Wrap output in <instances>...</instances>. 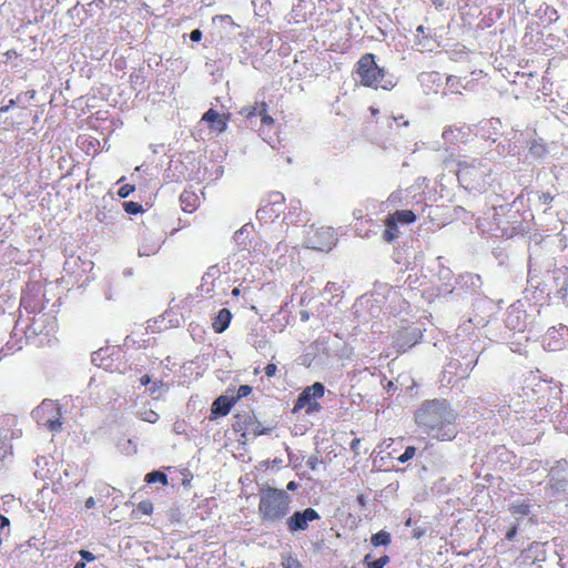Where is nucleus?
Instances as JSON below:
<instances>
[{
	"label": "nucleus",
	"instance_id": "obj_1",
	"mask_svg": "<svg viewBox=\"0 0 568 568\" xmlns=\"http://www.w3.org/2000/svg\"><path fill=\"white\" fill-rule=\"evenodd\" d=\"M291 496L284 490L265 487L262 489L257 511L263 521L275 523L283 520L290 511Z\"/></svg>",
	"mask_w": 568,
	"mask_h": 568
},
{
	"label": "nucleus",
	"instance_id": "obj_2",
	"mask_svg": "<svg viewBox=\"0 0 568 568\" xmlns=\"http://www.w3.org/2000/svg\"><path fill=\"white\" fill-rule=\"evenodd\" d=\"M445 419H458V413L446 399L426 400L415 412V423L422 428L434 426Z\"/></svg>",
	"mask_w": 568,
	"mask_h": 568
},
{
	"label": "nucleus",
	"instance_id": "obj_3",
	"mask_svg": "<svg viewBox=\"0 0 568 568\" xmlns=\"http://www.w3.org/2000/svg\"><path fill=\"white\" fill-rule=\"evenodd\" d=\"M490 175V169L481 161H460L456 176L462 186L469 191L481 192L488 184L487 179Z\"/></svg>",
	"mask_w": 568,
	"mask_h": 568
},
{
	"label": "nucleus",
	"instance_id": "obj_4",
	"mask_svg": "<svg viewBox=\"0 0 568 568\" xmlns=\"http://www.w3.org/2000/svg\"><path fill=\"white\" fill-rule=\"evenodd\" d=\"M233 430L242 438L270 434L272 428L262 426L252 410H243L234 416Z\"/></svg>",
	"mask_w": 568,
	"mask_h": 568
},
{
	"label": "nucleus",
	"instance_id": "obj_5",
	"mask_svg": "<svg viewBox=\"0 0 568 568\" xmlns=\"http://www.w3.org/2000/svg\"><path fill=\"white\" fill-rule=\"evenodd\" d=\"M357 73L361 79V83L366 87H382L386 88L382 83V80L384 78V70L378 68V65L375 63L374 58L372 54H366L361 58V60L357 63Z\"/></svg>",
	"mask_w": 568,
	"mask_h": 568
},
{
	"label": "nucleus",
	"instance_id": "obj_6",
	"mask_svg": "<svg viewBox=\"0 0 568 568\" xmlns=\"http://www.w3.org/2000/svg\"><path fill=\"white\" fill-rule=\"evenodd\" d=\"M324 395V386L321 383H315L311 386H307L300 394L297 402L294 404L293 412H300L301 409H306L307 414H312L315 412H320L321 404L317 403Z\"/></svg>",
	"mask_w": 568,
	"mask_h": 568
},
{
	"label": "nucleus",
	"instance_id": "obj_7",
	"mask_svg": "<svg viewBox=\"0 0 568 568\" xmlns=\"http://www.w3.org/2000/svg\"><path fill=\"white\" fill-rule=\"evenodd\" d=\"M40 424L45 429L52 433H59L62 430L63 418L59 407L53 402H42L39 407Z\"/></svg>",
	"mask_w": 568,
	"mask_h": 568
},
{
	"label": "nucleus",
	"instance_id": "obj_8",
	"mask_svg": "<svg viewBox=\"0 0 568 568\" xmlns=\"http://www.w3.org/2000/svg\"><path fill=\"white\" fill-rule=\"evenodd\" d=\"M458 418H448L434 426L423 428L426 434L440 442H450L458 436Z\"/></svg>",
	"mask_w": 568,
	"mask_h": 568
},
{
	"label": "nucleus",
	"instance_id": "obj_9",
	"mask_svg": "<svg viewBox=\"0 0 568 568\" xmlns=\"http://www.w3.org/2000/svg\"><path fill=\"white\" fill-rule=\"evenodd\" d=\"M320 514L317 510L313 508H307L304 510H297L292 514L285 521L286 528H288L290 532L294 534L297 531L307 530L310 523L313 520H320Z\"/></svg>",
	"mask_w": 568,
	"mask_h": 568
},
{
	"label": "nucleus",
	"instance_id": "obj_10",
	"mask_svg": "<svg viewBox=\"0 0 568 568\" xmlns=\"http://www.w3.org/2000/svg\"><path fill=\"white\" fill-rule=\"evenodd\" d=\"M501 215H487L478 219V227L483 233H487L490 236L509 237L514 234V229H500Z\"/></svg>",
	"mask_w": 568,
	"mask_h": 568
},
{
	"label": "nucleus",
	"instance_id": "obj_11",
	"mask_svg": "<svg viewBox=\"0 0 568 568\" xmlns=\"http://www.w3.org/2000/svg\"><path fill=\"white\" fill-rule=\"evenodd\" d=\"M416 220V215H390L386 219L384 239L386 242H393L398 236V223L410 224Z\"/></svg>",
	"mask_w": 568,
	"mask_h": 568
},
{
	"label": "nucleus",
	"instance_id": "obj_12",
	"mask_svg": "<svg viewBox=\"0 0 568 568\" xmlns=\"http://www.w3.org/2000/svg\"><path fill=\"white\" fill-rule=\"evenodd\" d=\"M311 247L321 252H327L334 245V235L332 230L316 231L310 239Z\"/></svg>",
	"mask_w": 568,
	"mask_h": 568
},
{
	"label": "nucleus",
	"instance_id": "obj_13",
	"mask_svg": "<svg viewBox=\"0 0 568 568\" xmlns=\"http://www.w3.org/2000/svg\"><path fill=\"white\" fill-rule=\"evenodd\" d=\"M235 399L233 397H229L226 395H220L212 404V417L210 419H215L217 417H224L232 410V407L235 404Z\"/></svg>",
	"mask_w": 568,
	"mask_h": 568
},
{
	"label": "nucleus",
	"instance_id": "obj_14",
	"mask_svg": "<svg viewBox=\"0 0 568 568\" xmlns=\"http://www.w3.org/2000/svg\"><path fill=\"white\" fill-rule=\"evenodd\" d=\"M233 315L232 312H230L226 308L220 310L216 314V316L213 320L212 327L216 334H221L224 332L232 321Z\"/></svg>",
	"mask_w": 568,
	"mask_h": 568
},
{
	"label": "nucleus",
	"instance_id": "obj_15",
	"mask_svg": "<svg viewBox=\"0 0 568 568\" xmlns=\"http://www.w3.org/2000/svg\"><path fill=\"white\" fill-rule=\"evenodd\" d=\"M162 240L159 237L158 240H151L148 236H142L141 243L139 245V254L140 256H151L159 252Z\"/></svg>",
	"mask_w": 568,
	"mask_h": 568
},
{
	"label": "nucleus",
	"instance_id": "obj_16",
	"mask_svg": "<svg viewBox=\"0 0 568 568\" xmlns=\"http://www.w3.org/2000/svg\"><path fill=\"white\" fill-rule=\"evenodd\" d=\"M103 201H110L111 203H114L116 205H121L125 213H143L142 206L136 202H122L120 199H115L112 194H109V196H104Z\"/></svg>",
	"mask_w": 568,
	"mask_h": 568
},
{
	"label": "nucleus",
	"instance_id": "obj_17",
	"mask_svg": "<svg viewBox=\"0 0 568 568\" xmlns=\"http://www.w3.org/2000/svg\"><path fill=\"white\" fill-rule=\"evenodd\" d=\"M202 119L206 122H211L213 128L219 132H223L226 129V122L221 118L219 112L213 109L205 112Z\"/></svg>",
	"mask_w": 568,
	"mask_h": 568
},
{
	"label": "nucleus",
	"instance_id": "obj_18",
	"mask_svg": "<svg viewBox=\"0 0 568 568\" xmlns=\"http://www.w3.org/2000/svg\"><path fill=\"white\" fill-rule=\"evenodd\" d=\"M371 545L378 546H388L392 544V535L386 530H379L375 535L371 536Z\"/></svg>",
	"mask_w": 568,
	"mask_h": 568
},
{
	"label": "nucleus",
	"instance_id": "obj_19",
	"mask_svg": "<svg viewBox=\"0 0 568 568\" xmlns=\"http://www.w3.org/2000/svg\"><path fill=\"white\" fill-rule=\"evenodd\" d=\"M388 561L389 557L387 555H384L383 557L375 559L372 557L371 554H367L364 558V562L367 568H385Z\"/></svg>",
	"mask_w": 568,
	"mask_h": 568
},
{
	"label": "nucleus",
	"instance_id": "obj_20",
	"mask_svg": "<svg viewBox=\"0 0 568 568\" xmlns=\"http://www.w3.org/2000/svg\"><path fill=\"white\" fill-rule=\"evenodd\" d=\"M144 481L148 484L160 483L161 485L166 486L168 485V476H166V474H164L162 471L155 470V471L149 473L146 475V477H144Z\"/></svg>",
	"mask_w": 568,
	"mask_h": 568
},
{
	"label": "nucleus",
	"instance_id": "obj_21",
	"mask_svg": "<svg viewBox=\"0 0 568 568\" xmlns=\"http://www.w3.org/2000/svg\"><path fill=\"white\" fill-rule=\"evenodd\" d=\"M509 511L519 516H527L530 511V504L528 501H519L517 504H513L509 508Z\"/></svg>",
	"mask_w": 568,
	"mask_h": 568
},
{
	"label": "nucleus",
	"instance_id": "obj_22",
	"mask_svg": "<svg viewBox=\"0 0 568 568\" xmlns=\"http://www.w3.org/2000/svg\"><path fill=\"white\" fill-rule=\"evenodd\" d=\"M180 199H181L182 204H185V206H183L184 213H192L196 209V207L189 209L191 201L196 200V195L193 192L185 191L181 194Z\"/></svg>",
	"mask_w": 568,
	"mask_h": 568
},
{
	"label": "nucleus",
	"instance_id": "obj_23",
	"mask_svg": "<svg viewBox=\"0 0 568 568\" xmlns=\"http://www.w3.org/2000/svg\"><path fill=\"white\" fill-rule=\"evenodd\" d=\"M258 116H261V122L263 125H272L274 120L271 115L267 114V105L266 103H261V110H258Z\"/></svg>",
	"mask_w": 568,
	"mask_h": 568
},
{
	"label": "nucleus",
	"instance_id": "obj_24",
	"mask_svg": "<svg viewBox=\"0 0 568 568\" xmlns=\"http://www.w3.org/2000/svg\"><path fill=\"white\" fill-rule=\"evenodd\" d=\"M258 110H261V103L255 105L244 106L241 110V114L245 115L247 119H252L253 116L258 115Z\"/></svg>",
	"mask_w": 568,
	"mask_h": 568
},
{
	"label": "nucleus",
	"instance_id": "obj_25",
	"mask_svg": "<svg viewBox=\"0 0 568 568\" xmlns=\"http://www.w3.org/2000/svg\"><path fill=\"white\" fill-rule=\"evenodd\" d=\"M415 453H416V448L414 446H407L405 448V452L398 456L397 460L400 462L402 464H404L407 460L413 459L415 456Z\"/></svg>",
	"mask_w": 568,
	"mask_h": 568
},
{
	"label": "nucleus",
	"instance_id": "obj_26",
	"mask_svg": "<svg viewBox=\"0 0 568 568\" xmlns=\"http://www.w3.org/2000/svg\"><path fill=\"white\" fill-rule=\"evenodd\" d=\"M136 510L140 511L142 515L150 516L153 511V504L151 500H143L138 504Z\"/></svg>",
	"mask_w": 568,
	"mask_h": 568
},
{
	"label": "nucleus",
	"instance_id": "obj_27",
	"mask_svg": "<svg viewBox=\"0 0 568 568\" xmlns=\"http://www.w3.org/2000/svg\"><path fill=\"white\" fill-rule=\"evenodd\" d=\"M252 394V386L251 385H241L240 388L236 390V395L233 396V399L235 402L240 400L243 397H246Z\"/></svg>",
	"mask_w": 568,
	"mask_h": 568
},
{
	"label": "nucleus",
	"instance_id": "obj_28",
	"mask_svg": "<svg viewBox=\"0 0 568 568\" xmlns=\"http://www.w3.org/2000/svg\"><path fill=\"white\" fill-rule=\"evenodd\" d=\"M284 201V196L283 194L276 192V193H272L270 195V204L272 205V207L270 209V211H273L275 212L276 211V205H281Z\"/></svg>",
	"mask_w": 568,
	"mask_h": 568
},
{
	"label": "nucleus",
	"instance_id": "obj_29",
	"mask_svg": "<svg viewBox=\"0 0 568 568\" xmlns=\"http://www.w3.org/2000/svg\"><path fill=\"white\" fill-rule=\"evenodd\" d=\"M134 191V186L131 184H125L121 186L118 191L119 199L128 197Z\"/></svg>",
	"mask_w": 568,
	"mask_h": 568
},
{
	"label": "nucleus",
	"instance_id": "obj_30",
	"mask_svg": "<svg viewBox=\"0 0 568 568\" xmlns=\"http://www.w3.org/2000/svg\"><path fill=\"white\" fill-rule=\"evenodd\" d=\"M9 453L10 446L7 445L6 439L0 434V462H2L3 458H6Z\"/></svg>",
	"mask_w": 568,
	"mask_h": 568
},
{
	"label": "nucleus",
	"instance_id": "obj_31",
	"mask_svg": "<svg viewBox=\"0 0 568 568\" xmlns=\"http://www.w3.org/2000/svg\"><path fill=\"white\" fill-rule=\"evenodd\" d=\"M283 568H303V567L298 559L290 557L283 561Z\"/></svg>",
	"mask_w": 568,
	"mask_h": 568
},
{
	"label": "nucleus",
	"instance_id": "obj_32",
	"mask_svg": "<svg viewBox=\"0 0 568 568\" xmlns=\"http://www.w3.org/2000/svg\"><path fill=\"white\" fill-rule=\"evenodd\" d=\"M264 373H265V376L268 377V378L274 377V375L276 374V366H275V364L270 363L268 365H266L265 368H264Z\"/></svg>",
	"mask_w": 568,
	"mask_h": 568
},
{
	"label": "nucleus",
	"instance_id": "obj_33",
	"mask_svg": "<svg viewBox=\"0 0 568 568\" xmlns=\"http://www.w3.org/2000/svg\"><path fill=\"white\" fill-rule=\"evenodd\" d=\"M80 555L82 557V560L85 561H93L95 559L94 555L87 550H81Z\"/></svg>",
	"mask_w": 568,
	"mask_h": 568
},
{
	"label": "nucleus",
	"instance_id": "obj_34",
	"mask_svg": "<svg viewBox=\"0 0 568 568\" xmlns=\"http://www.w3.org/2000/svg\"><path fill=\"white\" fill-rule=\"evenodd\" d=\"M517 529H518L517 526L509 527L506 532V538L508 540H513L517 536Z\"/></svg>",
	"mask_w": 568,
	"mask_h": 568
},
{
	"label": "nucleus",
	"instance_id": "obj_35",
	"mask_svg": "<svg viewBox=\"0 0 568 568\" xmlns=\"http://www.w3.org/2000/svg\"><path fill=\"white\" fill-rule=\"evenodd\" d=\"M190 38L192 41H200L201 38H202V32L201 30L199 29H195L193 30L191 33H190Z\"/></svg>",
	"mask_w": 568,
	"mask_h": 568
},
{
	"label": "nucleus",
	"instance_id": "obj_36",
	"mask_svg": "<svg viewBox=\"0 0 568 568\" xmlns=\"http://www.w3.org/2000/svg\"><path fill=\"white\" fill-rule=\"evenodd\" d=\"M9 524V519L6 516L0 515V532L4 527H8Z\"/></svg>",
	"mask_w": 568,
	"mask_h": 568
},
{
	"label": "nucleus",
	"instance_id": "obj_37",
	"mask_svg": "<svg viewBox=\"0 0 568 568\" xmlns=\"http://www.w3.org/2000/svg\"><path fill=\"white\" fill-rule=\"evenodd\" d=\"M94 505H95V501H94V498H93V497H89V498H87V499H85V501H84V506H85V508H87V509H91V508H93V507H94Z\"/></svg>",
	"mask_w": 568,
	"mask_h": 568
},
{
	"label": "nucleus",
	"instance_id": "obj_38",
	"mask_svg": "<svg viewBox=\"0 0 568 568\" xmlns=\"http://www.w3.org/2000/svg\"><path fill=\"white\" fill-rule=\"evenodd\" d=\"M151 382V378L149 375H143L141 378H140V383L142 386H148Z\"/></svg>",
	"mask_w": 568,
	"mask_h": 568
},
{
	"label": "nucleus",
	"instance_id": "obj_39",
	"mask_svg": "<svg viewBox=\"0 0 568 568\" xmlns=\"http://www.w3.org/2000/svg\"><path fill=\"white\" fill-rule=\"evenodd\" d=\"M298 487V484L294 480L290 481L288 485H286V490L294 491Z\"/></svg>",
	"mask_w": 568,
	"mask_h": 568
},
{
	"label": "nucleus",
	"instance_id": "obj_40",
	"mask_svg": "<svg viewBox=\"0 0 568 568\" xmlns=\"http://www.w3.org/2000/svg\"><path fill=\"white\" fill-rule=\"evenodd\" d=\"M13 104L14 101L10 100L8 105L0 108V112H7Z\"/></svg>",
	"mask_w": 568,
	"mask_h": 568
},
{
	"label": "nucleus",
	"instance_id": "obj_41",
	"mask_svg": "<svg viewBox=\"0 0 568 568\" xmlns=\"http://www.w3.org/2000/svg\"><path fill=\"white\" fill-rule=\"evenodd\" d=\"M241 293H242V291H241V287H240V286H235V287L233 288V291H232L233 296H240V295H241Z\"/></svg>",
	"mask_w": 568,
	"mask_h": 568
},
{
	"label": "nucleus",
	"instance_id": "obj_42",
	"mask_svg": "<svg viewBox=\"0 0 568 568\" xmlns=\"http://www.w3.org/2000/svg\"><path fill=\"white\" fill-rule=\"evenodd\" d=\"M74 568H85V562L83 560L75 562Z\"/></svg>",
	"mask_w": 568,
	"mask_h": 568
},
{
	"label": "nucleus",
	"instance_id": "obj_43",
	"mask_svg": "<svg viewBox=\"0 0 568 568\" xmlns=\"http://www.w3.org/2000/svg\"><path fill=\"white\" fill-rule=\"evenodd\" d=\"M541 199H542L544 203H547L548 201L551 200V196L549 194H542Z\"/></svg>",
	"mask_w": 568,
	"mask_h": 568
},
{
	"label": "nucleus",
	"instance_id": "obj_44",
	"mask_svg": "<svg viewBox=\"0 0 568 568\" xmlns=\"http://www.w3.org/2000/svg\"><path fill=\"white\" fill-rule=\"evenodd\" d=\"M394 213L409 214V213H413V211L412 210H396Z\"/></svg>",
	"mask_w": 568,
	"mask_h": 568
},
{
	"label": "nucleus",
	"instance_id": "obj_45",
	"mask_svg": "<svg viewBox=\"0 0 568 568\" xmlns=\"http://www.w3.org/2000/svg\"><path fill=\"white\" fill-rule=\"evenodd\" d=\"M450 133H452V131H450V130H445V131L443 132V138H444V139H449V134H450Z\"/></svg>",
	"mask_w": 568,
	"mask_h": 568
},
{
	"label": "nucleus",
	"instance_id": "obj_46",
	"mask_svg": "<svg viewBox=\"0 0 568 568\" xmlns=\"http://www.w3.org/2000/svg\"><path fill=\"white\" fill-rule=\"evenodd\" d=\"M308 465L312 469H314V466L316 465V462H313V460H310L308 462Z\"/></svg>",
	"mask_w": 568,
	"mask_h": 568
},
{
	"label": "nucleus",
	"instance_id": "obj_47",
	"mask_svg": "<svg viewBox=\"0 0 568 568\" xmlns=\"http://www.w3.org/2000/svg\"><path fill=\"white\" fill-rule=\"evenodd\" d=\"M267 209H268V205H263L260 210H257V212H256V213H260V211H265V210H267Z\"/></svg>",
	"mask_w": 568,
	"mask_h": 568
},
{
	"label": "nucleus",
	"instance_id": "obj_48",
	"mask_svg": "<svg viewBox=\"0 0 568 568\" xmlns=\"http://www.w3.org/2000/svg\"><path fill=\"white\" fill-rule=\"evenodd\" d=\"M417 32H420L423 33L424 32V27L423 26H419L417 29H416Z\"/></svg>",
	"mask_w": 568,
	"mask_h": 568
},
{
	"label": "nucleus",
	"instance_id": "obj_49",
	"mask_svg": "<svg viewBox=\"0 0 568 568\" xmlns=\"http://www.w3.org/2000/svg\"><path fill=\"white\" fill-rule=\"evenodd\" d=\"M358 503H363V496H358Z\"/></svg>",
	"mask_w": 568,
	"mask_h": 568
},
{
	"label": "nucleus",
	"instance_id": "obj_50",
	"mask_svg": "<svg viewBox=\"0 0 568 568\" xmlns=\"http://www.w3.org/2000/svg\"><path fill=\"white\" fill-rule=\"evenodd\" d=\"M1 544H2V539H1V532H0V546H1Z\"/></svg>",
	"mask_w": 568,
	"mask_h": 568
}]
</instances>
